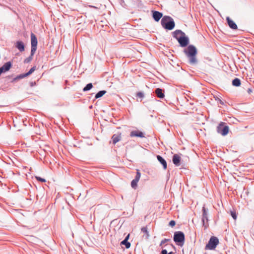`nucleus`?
<instances>
[{
	"label": "nucleus",
	"mask_w": 254,
	"mask_h": 254,
	"mask_svg": "<svg viewBox=\"0 0 254 254\" xmlns=\"http://www.w3.org/2000/svg\"><path fill=\"white\" fill-rule=\"evenodd\" d=\"M202 218H201V221L202 223V226L204 228V230L206 229L208 226V208H206L205 207V205H203L202 208Z\"/></svg>",
	"instance_id": "obj_7"
},
{
	"label": "nucleus",
	"mask_w": 254,
	"mask_h": 254,
	"mask_svg": "<svg viewBox=\"0 0 254 254\" xmlns=\"http://www.w3.org/2000/svg\"><path fill=\"white\" fill-rule=\"evenodd\" d=\"M252 89L251 88H249L247 90V92L249 94H251L252 92Z\"/></svg>",
	"instance_id": "obj_40"
},
{
	"label": "nucleus",
	"mask_w": 254,
	"mask_h": 254,
	"mask_svg": "<svg viewBox=\"0 0 254 254\" xmlns=\"http://www.w3.org/2000/svg\"><path fill=\"white\" fill-rule=\"evenodd\" d=\"M30 37L31 44V51H32V52L33 53V52H35L37 50L38 41L36 36L33 33H31Z\"/></svg>",
	"instance_id": "obj_8"
},
{
	"label": "nucleus",
	"mask_w": 254,
	"mask_h": 254,
	"mask_svg": "<svg viewBox=\"0 0 254 254\" xmlns=\"http://www.w3.org/2000/svg\"><path fill=\"white\" fill-rule=\"evenodd\" d=\"M96 9H98V7H97V5H96ZM97 13V12L96 11V13Z\"/></svg>",
	"instance_id": "obj_45"
},
{
	"label": "nucleus",
	"mask_w": 254,
	"mask_h": 254,
	"mask_svg": "<svg viewBox=\"0 0 254 254\" xmlns=\"http://www.w3.org/2000/svg\"><path fill=\"white\" fill-rule=\"evenodd\" d=\"M119 3L124 7H126L127 5L124 0H119Z\"/></svg>",
	"instance_id": "obj_36"
},
{
	"label": "nucleus",
	"mask_w": 254,
	"mask_h": 254,
	"mask_svg": "<svg viewBox=\"0 0 254 254\" xmlns=\"http://www.w3.org/2000/svg\"><path fill=\"white\" fill-rule=\"evenodd\" d=\"M141 232L146 235V238L149 237V232L147 230V228L146 227H142L141 229Z\"/></svg>",
	"instance_id": "obj_29"
},
{
	"label": "nucleus",
	"mask_w": 254,
	"mask_h": 254,
	"mask_svg": "<svg viewBox=\"0 0 254 254\" xmlns=\"http://www.w3.org/2000/svg\"><path fill=\"white\" fill-rule=\"evenodd\" d=\"M121 134H114L112 136V140L113 144H116L118 142L121 140Z\"/></svg>",
	"instance_id": "obj_18"
},
{
	"label": "nucleus",
	"mask_w": 254,
	"mask_h": 254,
	"mask_svg": "<svg viewBox=\"0 0 254 254\" xmlns=\"http://www.w3.org/2000/svg\"><path fill=\"white\" fill-rule=\"evenodd\" d=\"M15 47L21 52L24 51L25 50V45L21 41H18L16 42Z\"/></svg>",
	"instance_id": "obj_17"
},
{
	"label": "nucleus",
	"mask_w": 254,
	"mask_h": 254,
	"mask_svg": "<svg viewBox=\"0 0 254 254\" xmlns=\"http://www.w3.org/2000/svg\"><path fill=\"white\" fill-rule=\"evenodd\" d=\"M105 5H102V4H100V8H101V9H105Z\"/></svg>",
	"instance_id": "obj_39"
},
{
	"label": "nucleus",
	"mask_w": 254,
	"mask_h": 254,
	"mask_svg": "<svg viewBox=\"0 0 254 254\" xmlns=\"http://www.w3.org/2000/svg\"><path fill=\"white\" fill-rule=\"evenodd\" d=\"M145 95L143 91H139L136 93V97H137L138 99H137V101H139L138 99H140V101L141 102L142 99L144 98Z\"/></svg>",
	"instance_id": "obj_20"
},
{
	"label": "nucleus",
	"mask_w": 254,
	"mask_h": 254,
	"mask_svg": "<svg viewBox=\"0 0 254 254\" xmlns=\"http://www.w3.org/2000/svg\"><path fill=\"white\" fill-rule=\"evenodd\" d=\"M129 234H128L125 238L124 240H126L127 241H128V239H129Z\"/></svg>",
	"instance_id": "obj_41"
},
{
	"label": "nucleus",
	"mask_w": 254,
	"mask_h": 254,
	"mask_svg": "<svg viewBox=\"0 0 254 254\" xmlns=\"http://www.w3.org/2000/svg\"><path fill=\"white\" fill-rule=\"evenodd\" d=\"M156 157L159 162L162 165L163 169L166 170L167 168V163L165 159L160 155H157Z\"/></svg>",
	"instance_id": "obj_16"
},
{
	"label": "nucleus",
	"mask_w": 254,
	"mask_h": 254,
	"mask_svg": "<svg viewBox=\"0 0 254 254\" xmlns=\"http://www.w3.org/2000/svg\"><path fill=\"white\" fill-rule=\"evenodd\" d=\"M167 245H170L174 249L175 252H176V251H177L176 247L173 244H172V243H171V244H166V245L164 246V247L166 246Z\"/></svg>",
	"instance_id": "obj_37"
},
{
	"label": "nucleus",
	"mask_w": 254,
	"mask_h": 254,
	"mask_svg": "<svg viewBox=\"0 0 254 254\" xmlns=\"http://www.w3.org/2000/svg\"><path fill=\"white\" fill-rule=\"evenodd\" d=\"M95 96L94 97V98L93 99V101H94L95 100Z\"/></svg>",
	"instance_id": "obj_44"
},
{
	"label": "nucleus",
	"mask_w": 254,
	"mask_h": 254,
	"mask_svg": "<svg viewBox=\"0 0 254 254\" xmlns=\"http://www.w3.org/2000/svg\"><path fill=\"white\" fill-rule=\"evenodd\" d=\"M219 244V239L217 237L212 236L205 246V250H214Z\"/></svg>",
	"instance_id": "obj_6"
},
{
	"label": "nucleus",
	"mask_w": 254,
	"mask_h": 254,
	"mask_svg": "<svg viewBox=\"0 0 254 254\" xmlns=\"http://www.w3.org/2000/svg\"><path fill=\"white\" fill-rule=\"evenodd\" d=\"M155 95L160 99H163L165 97V90L160 88H156L154 91Z\"/></svg>",
	"instance_id": "obj_11"
},
{
	"label": "nucleus",
	"mask_w": 254,
	"mask_h": 254,
	"mask_svg": "<svg viewBox=\"0 0 254 254\" xmlns=\"http://www.w3.org/2000/svg\"><path fill=\"white\" fill-rule=\"evenodd\" d=\"M226 21H227V23L229 26V27L233 29V30H236L238 29V26L237 25V24H236V23L231 19L230 18L229 16H227L226 17Z\"/></svg>",
	"instance_id": "obj_12"
},
{
	"label": "nucleus",
	"mask_w": 254,
	"mask_h": 254,
	"mask_svg": "<svg viewBox=\"0 0 254 254\" xmlns=\"http://www.w3.org/2000/svg\"><path fill=\"white\" fill-rule=\"evenodd\" d=\"M173 241L176 245L179 247H183L185 242V235L182 231H176L174 233Z\"/></svg>",
	"instance_id": "obj_4"
},
{
	"label": "nucleus",
	"mask_w": 254,
	"mask_h": 254,
	"mask_svg": "<svg viewBox=\"0 0 254 254\" xmlns=\"http://www.w3.org/2000/svg\"><path fill=\"white\" fill-rule=\"evenodd\" d=\"M176 253V252L172 251L168 253L167 250L166 249H162V250L160 252V254H175Z\"/></svg>",
	"instance_id": "obj_30"
},
{
	"label": "nucleus",
	"mask_w": 254,
	"mask_h": 254,
	"mask_svg": "<svg viewBox=\"0 0 254 254\" xmlns=\"http://www.w3.org/2000/svg\"><path fill=\"white\" fill-rule=\"evenodd\" d=\"M107 91L106 90H101L96 93V99L101 98L106 93Z\"/></svg>",
	"instance_id": "obj_24"
},
{
	"label": "nucleus",
	"mask_w": 254,
	"mask_h": 254,
	"mask_svg": "<svg viewBox=\"0 0 254 254\" xmlns=\"http://www.w3.org/2000/svg\"><path fill=\"white\" fill-rule=\"evenodd\" d=\"M89 225L91 226L92 227L93 229L94 230V225L92 224L93 221H90L89 222Z\"/></svg>",
	"instance_id": "obj_38"
},
{
	"label": "nucleus",
	"mask_w": 254,
	"mask_h": 254,
	"mask_svg": "<svg viewBox=\"0 0 254 254\" xmlns=\"http://www.w3.org/2000/svg\"><path fill=\"white\" fill-rule=\"evenodd\" d=\"M129 135L130 137H138L140 138L145 137L144 133L139 130H134L131 131Z\"/></svg>",
	"instance_id": "obj_13"
},
{
	"label": "nucleus",
	"mask_w": 254,
	"mask_h": 254,
	"mask_svg": "<svg viewBox=\"0 0 254 254\" xmlns=\"http://www.w3.org/2000/svg\"><path fill=\"white\" fill-rule=\"evenodd\" d=\"M172 36L173 38L177 40L180 47L185 48L189 45L190 39L189 37L181 30H176L172 32Z\"/></svg>",
	"instance_id": "obj_2"
},
{
	"label": "nucleus",
	"mask_w": 254,
	"mask_h": 254,
	"mask_svg": "<svg viewBox=\"0 0 254 254\" xmlns=\"http://www.w3.org/2000/svg\"><path fill=\"white\" fill-rule=\"evenodd\" d=\"M35 178L36 180L41 182H46V180L44 178H41L40 177L36 176Z\"/></svg>",
	"instance_id": "obj_34"
},
{
	"label": "nucleus",
	"mask_w": 254,
	"mask_h": 254,
	"mask_svg": "<svg viewBox=\"0 0 254 254\" xmlns=\"http://www.w3.org/2000/svg\"><path fill=\"white\" fill-rule=\"evenodd\" d=\"M151 13L152 18L156 22H158L160 19L163 17V13L158 11L152 10Z\"/></svg>",
	"instance_id": "obj_10"
},
{
	"label": "nucleus",
	"mask_w": 254,
	"mask_h": 254,
	"mask_svg": "<svg viewBox=\"0 0 254 254\" xmlns=\"http://www.w3.org/2000/svg\"><path fill=\"white\" fill-rule=\"evenodd\" d=\"M185 48L183 52L188 59V63L191 65H196L198 64L196 48L193 45H189Z\"/></svg>",
	"instance_id": "obj_1"
},
{
	"label": "nucleus",
	"mask_w": 254,
	"mask_h": 254,
	"mask_svg": "<svg viewBox=\"0 0 254 254\" xmlns=\"http://www.w3.org/2000/svg\"><path fill=\"white\" fill-rule=\"evenodd\" d=\"M138 182L137 181H136V180H134L133 179L131 182V187H132V188H133V189H136V188H137V183Z\"/></svg>",
	"instance_id": "obj_26"
},
{
	"label": "nucleus",
	"mask_w": 254,
	"mask_h": 254,
	"mask_svg": "<svg viewBox=\"0 0 254 254\" xmlns=\"http://www.w3.org/2000/svg\"><path fill=\"white\" fill-rule=\"evenodd\" d=\"M104 14V13H101V15L96 19V27H97L98 29H100V28L103 27V23H104L106 21V20L104 19H102V16Z\"/></svg>",
	"instance_id": "obj_14"
},
{
	"label": "nucleus",
	"mask_w": 254,
	"mask_h": 254,
	"mask_svg": "<svg viewBox=\"0 0 254 254\" xmlns=\"http://www.w3.org/2000/svg\"><path fill=\"white\" fill-rule=\"evenodd\" d=\"M232 84L235 87H239L241 86V81L239 78L235 77L232 80Z\"/></svg>",
	"instance_id": "obj_19"
},
{
	"label": "nucleus",
	"mask_w": 254,
	"mask_h": 254,
	"mask_svg": "<svg viewBox=\"0 0 254 254\" xmlns=\"http://www.w3.org/2000/svg\"><path fill=\"white\" fill-rule=\"evenodd\" d=\"M161 24L162 27L166 30H172L175 27V22L170 16L165 15L161 20Z\"/></svg>",
	"instance_id": "obj_3"
},
{
	"label": "nucleus",
	"mask_w": 254,
	"mask_h": 254,
	"mask_svg": "<svg viewBox=\"0 0 254 254\" xmlns=\"http://www.w3.org/2000/svg\"><path fill=\"white\" fill-rule=\"evenodd\" d=\"M171 239H166V238H165V239H163V240L161 241V242H160V244H159V246H160V247H162V246H163L164 244H166V243H168V242H171Z\"/></svg>",
	"instance_id": "obj_27"
},
{
	"label": "nucleus",
	"mask_w": 254,
	"mask_h": 254,
	"mask_svg": "<svg viewBox=\"0 0 254 254\" xmlns=\"http://www.w3.org/2000/svg\"><path fill=\"white\" fill-rule=\"evenodd\" d=\"M93 87V85L91 83L87 84L83 88V91H87L90 90Z\"/></svg>",
	"instance_id": "obj_25"
},
{
	"label": "nucleus",
	"mask_w": 254,
	"mask_h": 254,
	"mask_svg": "<svg viewBox=\"0 0 254 254\" xmlns=\"http://www.w3.org/2000/svg\"><path fill=\"white\" fill-rule=\"evenodd\" d=\"M12 66V63L11 62H7L5 63L2 66L0 67V73L8 71Z\"/></svg>",
	"instance_id": "obj_9"
},
{
	"label": "nucleus",
	"mask_w": 254,
	"mask_h": 254,
	"mask_svg": "<svg viewBox=\"0 0 254 254\" xmlns=\"http://www.w3.org/2000/svg\"><path fill=\"white\" fill-rule=\"evenodd\" d=\"M176 225V221L175 220H172L169 223V226L173 227Z\"/></svg>",
	"instance_id": "obj_35"
},
{
	"label": "nucleus",
	"mask_w": 254,
	"mask_h": 254,
	"mask_svg": "<svg viewBox=\"0 0 254 254\" xmlns=\"http://www.w3.org/2000/svg\"><path fill=\"white\" fill-rule=\"evenodd\" d=\"M23 76L22 74L17 75L15 77H14L11 81V82L13 83L16 81H17L19 79L23 78Z\"/></svg>",
	"instance_id": "obj_28"
},
{
	"label": "nucleus",
	"mask_w": 254,
	"mask_h": 254,
	"mask_svg": "<svg viewBox=\"0 0 254 254\" xmlns=\"http://www.w3.org/2000/svg\"><path fill=\"white\" fill-rule=\"evenodd\" d=\"M93 220L95 221V216L94 215V212L93 214Z\"/></svg>",
	"instance_id": "obj_42"
},
{
	"label": "nucleus",
	"mask_w": 254,
	"mask_h": 254,
	"mask_svg": "<svg viewBox=\"0 0 254 254\" xmlns=\"http://www.w3.org/2000/svg\"><path fill=\"white\" fill-rule=\"evenodd\" d=\"M230 215L234 220H236L237 218V215L235 211H230Z\"/></svg>",
	"instance_id": "obj_33"
},
{
	"label": "nucleus",
	"mask_w": 254,
	"mask_h": 254,
	"mask_svg": "<svg viewBox=\"0 0 254 254\" xmlns=\"http://www.w3.org/2000/svg\"><path fill=\"white\" fill-rule=\"evenodd\" d=\"M140 177H141V173L139 170H137L136 173V175L135 176L134 180H136V181H137L138 182L140 178Z\"/></svg>",
	"instance_id": "obj_31"
},
{
	"label": "nucleus",
	"mask_w": 254,
	"mask_h": 254,
	"mask_svg": "<svg viewBox=\"0 0 254 254\" xmlns=\"http://www.w3.org/2000/svg\"><path fill=\"white\" fill-rule=\"evenodd\" d=\"M217 132L223 136L228 134L229 131V127L227 124L224 122H220L217 127Z\"/></svg>",
	"instance_id": "obj_5"
},
{
	"label": "nucleus",
	"mask_w": 254,
	"mask_h": 254,
	"mask_svg": "<svg viewBox=\"0 0 254 254\" xmlns=\"http://www.w3.org/2000/svg\"><path fill=\"white\" fill-rule=\"evenodd\" d=\"M36 69V66H34L26 73L22 74L23 77H27L32 74Z\"/></svg>",
	"instance_id": "obj_22"
},
{
	"label": "nucleus",
	"mask_w": 254,
	"mask_h": 254,
	"mask_svg": "<svg viewBox=\"0 0 254 254\" xmlns=\"http://www.w3.org/2000/svg\"><path fill=\"white\" fill-rule=\"evenodd\" d=\"M35 53V52L32 53V51H31L30 55L24 60V63L27 64L30 63L33 59V57Z\"/></svg>",
	"instance_id": "obj_21"
},
{
	"label": "nucleus",
	"mask_w": 254,
	"mask_h": 254,
	"mask_svg": "<svg viewBox=\"0 0 254 254\" xmlns=\"http://www.w3.org/2000/svg\"><path fill=\"white\" fill-rule=\"evenodd\" d=\"M181 158L177 154H175L173 156L172 161L176 166H179L181 165Z\"/></svg>",
	"instance_id": "obj_15"
},
{
	"label": "nucleus",
	"mask_w": 254,
	"mask_h": 254,
	"mask_svg": "<svg viewBox=\"0 0 254 254\" xmlns=\"http://www.w3.org/2000/svg\"><path fill=\"white\" fill-rule=\"evenodd\" d=\"M215 101H217V103L218 104H220L221 105H224V102L222 100H221L219 97H214Z\"/></svg>",
	"instance_id": "obj_32"
},
{
	"label": "nucleus",
	"mask_w": 254,
	"mask_h": 254,
	"mask_svg": "<svg viewBox=\"0 0 254 254\" xmlns=\"http://www.w3.org/2000/svg\"><path fill=\"white\" fill-rule=\"evenodd\" d=\"M92 108H93V105H92L89 106V109H92Z\"/></svg>",
	"instance_id": "obj_43"
},
{
	"label": "nucleus",
	"mask_w": 254,
	"mask_h": 254,
	"mask_svg": "<svg viewBox=\"0 0 254 254\" xmlns=\"http://www.w3.org/2000/svg\"><path fill=\"white\" fill-rule=\"evenodd\" d=\"M120 245L122 246V245H124L126 247V249H128L130 248V243L127 240H123L121 242V244Z\"/></svg>",
	"instance_id": "obj_23"
}]
</instances>
